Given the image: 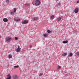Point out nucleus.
<instances>
[{"mask_svg":"<svg viewBox=\"0 0 79 79\" xmlns=\"http://www.w3.org/2000/svg\"><path fill=\"white\" fill-rule=\"evenodd\" d=\"M35 4L36 6H39L40 4V1L39 0H36L35 2Z\"/></svg>","mask_w":79,"mask_h":79,"instance_id":"nucleus-1","label":"nucleus"},{"mask_svg":"<svg viewBox=\"0 0 79 79\" xmlns=\"http://www.w3.org/2000/svg\"><path fill=\"white\" fill-rule=\"evenodd\" d=\"M10 40H11V37H7L6 38V40L8 42H9Z\"/></svg>","mask_w":79,"mask_h":79,"instance_id":"nucleus-2","label":"nucleus"},{"mask_svg":"<svg viewBox=\"0 0 79 79\" xmlns=\"http://www.w3.org/2000/svg\"><path fill=\"white\" fill-rule=\"evenodd\" d=\"M15 51L17 52H19L21 51V48L19 47V46H18V48L15 50Z\"/></svg>","mask_w":79,"mask_h":79,"instance_id":"nucleus-3","label":"nucleus"},{"mask_svg":"<svg viewBox=\"0 0 79 79\" xmlns=\"http://www.w3.org/2000/svg\"><path fill=\"white\" fill-rule=\"evenodd\" d=\"M79 11V8L77 7L74 10V12L75 13H77Z\"/></svg>","mask_w":79,"mask_h":79,"instance_id":"nucleus-4","label":"nucleus"},{"mask_svg":"<svg viewBox=\"0 0 79 79\" xmlns=\"http://www.w3.org/2000/svg\"><path fill=\"white\" fill-rule=\"evenodd\" d=\"M13 77L14 79H17L18 78V77H18V75H13Z\"/></svg>","mask_w":79,"mask_h":79,"instance_id":"nucleus-5","label":"nucleus"},{"mask_svg":"<svg viewBox=\"0 0 79 79\" xmlns=\"http://www.w3.org/2000/svg\"><path fill=\"white\" fill-rule=\"evenodd\" d=\"M28 23V21L27 20H25L23 21L22 22V24H27Z\"/></svg>","mask_w":79,"mask_h":79,"instance_id":"nucleus-6","label":"nucleus"},{"mask_svg":"<svg viewBox=\"0 0 79 79\" xmlns=\"http://www.w3.org/2000/svg\"><path fill=\"white\" fill-rule=\"evenodd\" d=\"M7 78L6 79H11V77L10 76V74H8L7 75Z\"/></svg>","mask_w":79,"mask_h":79,"instance_id":"nucleus-7","label":"nucleus"},{"mask_svg":"<svg viewBox=\"0 0 79 79\" xmlns=\"http://www.w3.org/2000/svg\"><path fill=\"white\" fill-rule=\"evenodd\" d=\"M8 19L6 18H4L3 19V21H4V22L6 23V22H8Z\"/></svg>","mask_w":79,"mask_h":79,"instance_id":"nucleus-8","label":"nucleus"},{"mask_svg":"<svg viewBox=\"0 0 79 79\" xmlns=\"http://www.w3.org/2000/svg\"><path fill=\"white\" fill-rule=\"evenodd\" d=\"M63 18V17H59V18L57 19V21H61V19Z\"/></svg>","mask_w":79,"mask_h":79,"instance_id":"nucleus-9","label":"nucleus"},{"mask_svg":"<svg viewBox=\"0 0 79 79\" xmlns=\"http://www.w3.org/2000/svg\"><path fill=\"white\" fill-rule=\"evenodd\" d=\"M38 19L39 17H36L34 18L33 20H34V21H37V19Z\"/></svg>","mask_w":79,"mask_h":79,"instance_id":"nucleus-10","label":"nucleus"},{"mask_svg":"<svg viewBox=\"0 0 79 79\" xmlns=\"http://www.w3.org/2000/svg\"><path fill=\"white\" fill-rule=\"evenodd\" d=\"M73 55V54L72 52H70L69 53V55L68 56V57H70L71 56H72Z\"/></svg>","mask_w":79,"mask_h":79,"instance_id":"nucleus-11","label":"nucleus"},{"mask_svg":"<svg viewBox=\"0 0 79 79\" xmlns=\"http://www.w3.org/2000/svg\"><path fill=\"white\" fill-rule=\"evenodd\" d=\"M68 42V41L66 40V41H63L62 43L63 44H67Z\"/></svg>","mask_w":79,"mask_h":79,"instance_id":"nucleus-12","label":"nucleus"},{"mask_svg":"<svg viewBox=\"0 0 79 79\" xmlns=\"http://www.w3.org/2000/svg\"><path fill=\"white\" fill-rule=\"evenodd\" d=\"M51 19L52 20L53 18H54V15H52L50 17Z\"/></svg>","mask_w":79,"mask_h":79,"instance_id":"nucleus-13","label":"nucleus"},{"mask_svg":"<svg viewBox=\"0 0 79 79\" xmlns=\"http://www.w3.org/2000/svg\"><path fill=\"white\" fill-rule=\"evenodd\" d=\"M43 36L44 37H45L48 36V35L46 34H43Z\"/></svg>","mask_w":79,"mask_h":79,"instance_id":"nucleus-14","label":"nucleus"},{"mask_svg":"<svg viewBox=\"0 0 79 79\" xmlns=\"http://www.w3.org/2000/svg\"><path fill=\"white\" fill-rule=\"evenodd\" d=\"M20 19H15V21L16 22H18V21H20Z\"/></svg>","mask_w":79,"mask_h":79,"instance_id":"nucleus-15","label":"nucleus"},{"mask_svg":"<svg viewBox=\"0 0 79 79\" xmlns=\"http://www.w3.org/2000/svg\"><path fill=\"white\" fill-rule=\"evenodd\" d=\"M8 58H12V56L11 54H10L8 55Z\"/></svg>","mask_w":79,"mask_h":79,"instance_id":"nucleus-16","label":"nucleus"},{"mask_svg":"<svg viewBox=\"0 0 79 79\" xmlns=\"http://www.w3.org/2000/svg\"><path fill=\"white\" fill-rule=\"evenodd\" d=\"M14 13H16V8H14Z\"/></svg>","mask_w":79,"mask_h":79,"instance_id":"nucleus-17","label":"nucleus"},{"mask_svg":"<svg viewBox=\"0 0 79 79\" xmlns=\"http://www.w3.org/2000/svg\"><path fill=\"white\" fill-rule=\"evenodd\" d=\"M66 55H67V53L65 52L64 53V55H62L63 56H66Z\"/></svg>","mask_w":79,"mask_h":79,"instance_id":"nucleus-18","label":"nucleus"},{"mask_svg":"<svg viewBox=\"0 0 79 79\" xmlns=\"http://www.w3.org/2000/svg\"><path fill=\"white\" fill-rule=\"evenodd\" d=\"M10 13L11 15H14V14L15 13V12H14L13 11H12V12H11Z\"/></svg>","mask_w":79,"mask_h":79,"instance_id":"nucleus-19","label":"nucleus"},{"mask_svg":"<svg viewBox=\"0 0 79 79\" xmlns=\"http://www.w3.org/2000/svg\"><path fill=\"white\" fill-rule=\"evenodd\" d=\"M47 32L48 33V34H50L51 32V31L50 30H48Z\"/></svg>","mask_w":79,"mask_h":79,"instance_id":"nucleus-20","label":"nucleus"},{"mask_svg":"<svg viewBox=\"0 0 79 79\" xmlns=\"http://www.w3.org/2000/svg\"><path fill=\"white\" fill-rule=\"evenodd\" d=\"M29 5V4H26L25 5V6H28Z\"/></svg>","mask_w":79,"mask_h":79,"instance_id":"nucleus-21","label":"nucleus"},{"mask_svg":"<svg viewBox=\"0 0 79 79\" xmlns=\"http://www.w3.org/2000/svg\"><path fill=\"white\" fill-rule=\"evenodd\" d=\"M9 0H6V3H9Z\"/></svg>","mask_w":79,"mask_h":79,"instance_id":"nucleus-22","label":"nucleus"},{"mask_svg":"<svg viewBox=\"0 0 79 79\" xmlns=\"http://www.w3.org/2000/svg\"><path fill=\"white\" fill-rule=\"evenodd\" d=\"M18 67H19L18 66L16 65L14 66V68H15V69L18 68Z\"/></svg>","mask_w":79,"mask_h":79,"instance_id":"nucleus-23","label":"nucleus"},{"mask_svg":"<svg viewBox=\"0 0 79 79\" xmlns=\"http://www.w3.org/2000/svg\"><path fill=\"white\" fill-rule=\"evenodd\" d=\"M15 39L16 40H18V38L17 37H15Z\"/></svg>","mask_w":79,"mask_h":79,"instance_id":"nucleus-24","label":"nucleus"},{"mask_svg":"<svg viewBox=\"0 0 79 79\" xmlns=\"http://www.w3.org/2000/svg\"><path fill=\"white\" fill-rule=\"evenodd\" d=\"M42 75H43V73H40L39 74L40 76H42Z\"/></svg>","mask_w":79,"mask_h":79,"instance_id":"nucleus-25","label":"nucleus"},{"mask_svg":"<svg viewBox=\"0 0 79 79\" xmlns=\"http://www.w3.org/2000/svg\"><path fill=\"white\" fill-rule=\"evenodd\" d=\"M77 54L78 55V56H79V52H77Z\"/></svg>","mask_w":79,"mask_h":79,"instance_id":"nucleus-26","label":"nucleus"},{"mask_svg":"<svg viewBox=\"0 0 79 79\" xmlns=\"http://www.w3.org/2000/svg\"><path fill=\"white\" fill-rule=\"evenodd\" d=\"M61 68V67L60 66H59L58 67V69H60Z\"/></svg>","mask_w":79,"mask_h":79,"instance_id":"nucleus-27","label":"nucleus"},{"mask_svg":"<svg viewBox=\"0 0 79 79\" xmlns=\"http://www.w3.org/2000/svg\"><path fill=\"white\" fill-rule=\"evenodd\" d=\"M73 32H74V33H76L77 32V31H73Z\"/></svg>","mask_w":79,"mask_h":79,"instance_id":"nucleus-28","label":"nucleus"},{"mask_svg":"<svg viewBox=\"0 0 79 79\" xmlns=\"http://www.w3.org/2000/svg\"><path fill=\"white\" fill-rule=\"evenodd\" d=\"M77 3H79V1H77Z\"/></svg>","mask_w":79,"mask_h":79,"instance_id":"nucleus-29","label":"nucleus"},{"mask_svg":"<svg viewBox=\"0 0 79 79\" xmlns=\"http://www.w3.org/2000/svg\"><path fill=\"white\" fill-rule=\"evenodd\" d=\"M11 19V18L10 17H9L8 18V19Z\"/></svg>","mask_w":79,"mask_h":79,"instance_id":"nucleus-30","label":"nucleus"},{"mask_svg":"<svg viewBox=\"0 0 79 79\" xmlns=\"http://www.w3.org/2000/svg\"><path fill=\"white\" fill-rule=\"evenodd\" d=\"M58 4L59 5H61V3H59Z\"/></svg>","mask_w":79,"mask_h":79,"instance_id":"nucleus-31","label":"nucleus"},{"mask_svg":"<svg viewBox=\"0 0 79 79\" xmlns=\"http://www.w3.org/2000/svg\"><path fill=\"white\" fill-rule=\"evenodd\" d=\"M30 46L31 48V47H32V45H31Z\"/></svg>","mask_w":79,"mask_h":79,"instance_id":"nucleus-32","label":"nucleus"},{"mask_svg":"<svg viewBox=\"0 0 79 79\" xmlns=\"http://www.w3.org/2000/svg\"><path fill=\"white\" fill-rule=\"evenodd\" d=\"M1 38V35H0V39Z\"/></svg>","mask_w":79,"mask_h":79,"instance_id":"nucleus-33","label":"nucleus"},{"mask_svg":"<svg viewBox=\"0 0 79 79\" xmlns=\"http://www.w3.org/2000/svg\"><path fill=\"white\" fill-rule=\"evenodd\" d=\"M57 0V1H58V0Z\"/></svg>","mask_w":79,"mask_h":79,"instance_id":"nucleus-34","label":"nucleus"},{"mask_svg":"<svg viewBox=\"0 0 79 79\" xmlns=\"http://www.w3.org/2000/svg\"><path fill=\"white\" fill-rule=\"evenodd\" d=\"M32 4H33V2H32Z\"/></svg>","mask_w":79,"mask_h":79,"instance_id":"nucleus-35","label":"nucleus"},{"mask_svg":"<svg viewBox=\"0 0 79 79\" xmlns=\"http://www.w3.org/2000/svg\"><path fill=\"white\" fill-rule=\"evenodd\" d=\"M55 79H56V78H55Z\"/></svg>","mask_w":79,"mask_h":79,"instance_id":"nucleus-36","label":"nucleus"}]
</instances>
